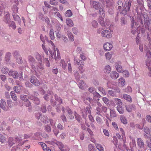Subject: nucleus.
I'll return each mask as SVG.
<instances>
[{
    "instance_id": "obj_1",
    "label": "nucleus",
    "mask_w": 151,
    "mask_h": 151,
    "mask_svg": "<svg viewBox=\"0 0 151 151\" xmlns=\"http://www.w3.org/2000/svg\"><path fill=\"white\" fill-rule=\"evenodd\" d=\"M137 8L136 9V11L138 13V17L137 19V21L134 23V18L132 17L131 21V26L132 28L131 33L133 35H135L136 34V30H137V28L138 26H139V23H140L142 25H143V18L142 15V14H138L137 12Z\"/></svg>"
},
{
    "instance_id": "obj_2",
    "label": "nucleus",
    "mask_w": 151,
    "mask_h": 151,
    "mask_svg": "<svg viewBox=\"0 0 151 151\" xmlns=\"http://www.w3.org/2000/svg\"><path fill=\"white\" fill-rule=\"evenodd\" d=\"M101 97V96L99 93L95 91V105L97 108L96 110L97 112L96 114L99 115H101V113L102 111L104 112H106L107 108L106 107L104 106H101V104L97 101L99 100V98Z\"/></svg>"
},
{
    "instance_id": "obj_3",
    "label": "nucleus",
    "mask_w": 151,
    "mask_h": 151,
    "mask_svg": "<svg viewBox=\"0 0 151 151\" xmlns=\"http://www.w3.org/2000/svg\"><path fill=\"white\" fill-rule=\"evenodd\" d=\"M142 16L145 27L148 28L150 32L151 33V27H149L150 24L151 19L149 18L147 13H144L142 15Z\"/></svg>"
},
{
    "instance_id": "obj_4",
    "label": "nucleus",
    "mask_w": 151,
    "mask_h": 151,
    "mask_svg": "<svg viewBox=\"0 0 151 151\" xmlns=\"http://www.w3.org/2000/svg\"><path fill=\"white\" fill-rule=\"evenodd\" d=\"M137 141L138 151H145L146 149L143 140L141 138H138Z\"/></svg>"
},
{
    "instance_id": "obj_5",
    "label": "nucleus",
    "mask_w": 151,
    "mask_h": 151,
    "mask_svg": "<svg viewBox=\"0 0 151 151\" xmlns=\"http://www.w3.org/2000/svg\"><path fill=\"white\" fill-rule=\"evenodd\" d=\"M28 60L29 61V63L30 64L31 68L35 72L37 71L39 72L40 71L39 69V68L37 67L36 68L35 66L33 65V64H35V59L31 55H29L28 56Z\"/></svg>"
},
{
    "instance_id": "obj_6",
    "label": "nucleus",
    "mask_w": 151,
    "mask_h": 151,
    "mask_svg": "<svg viewBox=\"0 0 151 151\" xmlns=\"http://www.w3.org/2000/svg\"><path fill=\"white\" fill-rule=\"evenodd\" d=\"M99 9V13L100 17H103L105 15L103 7H100V4L98 2H95V9Z\"/></svg>"
},
{
    "instance_id": "obj_7",
    "label": "nucleus",
    "mask_w": 151,
    "mask_h": 151,
    "mask_svg": "<svg viewBox=\"0 0 151 151\" xmlns=\"http://www.w3.org/2000/svg\"><path fill=\"white\" fill-rule=\"evenodd\" d=\"M48 42L49 44H50L51 45L54 52L52 53V51L50 50H49V51L52 58H53L54 56L55 60H57V58L56 54L55 47L53 43L51 40L48 41Z\"/></svg>"
},
{
    "instance_id": "obj_8",
    "label": "nucleus",
    "mask_w": 151,
    "mask_h": 151,
    "mask_svg": "<svg viewBox=\"0 0 151 151\" xmlns=\"http://www.w3.org/2000/svg\"><path fill=\"white\" fill-rule=\"evenodd\" d=\"M35 57L36 59L39 62V64L38 65L39 68L42 70L44 69L43 65L42 63V60L41 55L38 53H37L36 54Z\"/></svg>"
},
{
    "instance_id": "obj_9",
    "label": "nucleus",
    "mask_w": 151,
    "mask_h": 151,
    "mask_svg": "<svg viewBox=\"0 0 151 151\" xmlns=\"http://www.w3.org/2000/svg\"><path fill=\"white\" fill-rule=\"evenodd\" d=\"M30 82L34 85L36 86H38L40 85V83L39 81L34 76H31L29 79Z\"/></svg>"
},
{
    "instance_id": "obj_10",
    "label": "nucleus",
    "mask_w": 151,
    "mask_h": 151,
    "mask_svg": "<svg viewBox=\"0 0 151 151\" xmlns=\"http://www.w3.org/2000/svg\"><path fill=\"white\" fill-rule=\"evenodd\" d=\"M101 34L102 37H106L107 38H110L112 37L111 32L107 30H104L101 32Z\"/></svg>"
},
{
    "instance_id": "obj_11",
    "label": "nucleus",
    "mask_w": 151,
    "mask_h": 151,
    "mask_svg": "<svg viewBox=\"0 0 151 151\" xmlns=\"http://www.w3.org/2000/svg\"><path fill=\"white\" fill-rule=\"evenodd\" d=\"M0 107L4 111H7L9 107L6 105V102L4 99H1L0 101Z\"/></svg>"
},
{
    "instance_id": "obj_12",
    "label": "nucleus",
    "mask_w": 151,
    "mask_h": 151,
    "mask_svg": "<svg viewBox=\"0 0 151 151\" xmlns=\"http://www.w3.org/2000/svg\"><path fill=\"white\" fill-rule=\"evenodd\" d=\"M125 108L126 110L129 112H131L132 111H135L136 109L135 106L132 104L126 105Z\"/></svg>"
},
{
    "instance_id": "obj_13",
    "label": "nucleus",
    "mask_w": 151,
    "mask_h": 151,
    "mask_svg": "<svg viewBox=\"0 0 151 151\" xmlns=\"http://www.w3.org/2000/svg\"><path fill=\"white\" fill-rule=\"evenodd\" d=\"M14 57L16 58L17 61L18 63H21L22 62V58L17 51H15L14 53Z\"/></svg>"
},
{
    "instance_id": "obj_14",
    "label": "nucleus",
    "mask_w": 151,
    "mask_h": 151,
    "mask_svg": "<svg viewBox=\"0 0 151 151\" xmlns=\"http://www.w3.org/2000/svg\"><path fill=\"white\" fill-rule=\"evenodd\" d=\"M5 15L4 17V21L6 24L8 23L11 20L10 18V15L9 13L8 12L4 13Z\"/></svg>"
},
{
    "instance_id": "obj_15",
    "label": "nucleus",
    "mask_w": 151,
    "mask_h": 151,
    "mask_svg": "<svg viewBox=\"0 0 151 151\" xmlns=\"http://www.w3.org/2000/svg\"><path fill=\"white\" fill-rule=\"evenodd\" d=\"M116 84V83L112 81H109L107 83V87L113 89Z\"/></svg>"
},
{
    "instance_id": "obj_16",
    "label": "nucleus",
    "mask_w": 151,
    "mask_h": 151,
    "mask_svg": "<svg viewBox=\"0 0 151 151\" xmlns=\"http://www.w3.org/2000/svg\"><path fill=\"white\" fill-rule=\"evenodd\" d=\"M104 47L105 50L108 51L112 49V45L109 43L106 42L104 44Z\"/></svg>"
},
{
    "instance_id": "obj_17",
    "label": "nucleus",
    "mask_w": 151,
    "mask_h": 151,
    "mask_svg": "<svg viewBox=\"0 0 151 151\" xmlns=\"http://www.w3.org/2000/svg\"><path fill=\"white\" fill-rule=\"evenodd\" d=\"M19 136L16 137L15 138V141L17 143H19L18 144L19 146H22L24 143V142H22V137L19 135Z\"/></svg>"
},
{
    "instance_id": "obj_18",
    "label": "nucleus",
    "mask_w": 151,
    "mask_h": 151,
    "mask_svg": "<svg viewBox=\"0 0 151 151\" xmlns=\"http://www.w3.org/2000/svg\"><path fill=\"white\" fill-rule=\"evenodd\" d=\"M111 77L113 79H116L119 77V74L116 71H112L110 74Z\"/></svg>"
},
{
    "instance_id": "obj_19",
    "label": "nucleus",
    "mask_w": 151,
    "mask_h": 151,
    "mask_svg": "<svg viewBox=\"0 0 151 151\" xmlns=\"http://www.w3.org/2000/svg\"><path fill=\"white\" fill-rule=\"evenodd\" d=\"M13 89L15 92L19 93L23 89V87L21 86L18 85L15 86Z\"/></svg>"
},
{
    "instance_id": "obj_20",
    "label": "nucleus",
    "mask_w": 151,
    "mask_h": 151,
    "mask_svg": "<svg viewBox=\"0 0 151 151\" xmlns=\"http://www.w3.org/2000/svg\"><path fill=\"white\" fill-rule=\"evenodd\" d=\"M86 85L84 81L83 80L80 81L78 84V86L81 89H84L86 88Z\"/></svg>"
},
{
    "instance_id": "obj_21",
    "label": "nucleus",
    "mask_w": 151,
    "mask_h": 151,
    "mask_svg": "<svg viewBox=\"0 0 151 151\" xmlns=\"http://www.w3.org/2000/svg\"><path fill=\"white\" fill-rule=\"evenodd\" d=\"M9 75L12 76L14 78H17L18 77V74L16 71L10 70L9 73Z\"/></svg>"
},
{
    "instance_id": "obj_22",
    "label": "nucleus",
    "mask_w": 151,
    "mask_h": 151,
    "mask_svg": "<svg viewBox=\"0 0 151 151\" xmlns=\"http://www.w3.org/2000/svg\"><path fill=\"white\" fill-rule=\"evenodd\" d=\"M111 70V67L108 65H106L104 69V73L106 74H109Z\"/></svg>"
},
{
    "instance_id": "obj_23",
    "label": "nucleus",
    "mask_w": 151,
    "mask_h": 151,
    "mask_svg": "<svg viewBox=\"0 0 151 151\" xmlns=\"http://www.w3.org/2000/svg\"><path fill=\"white\" fill-rule=\"evenodd\" d=\"M59 64L63 69H65L67 66V63H66L64 60H61Z\"/></svg>"
},
{
    "instance_id": "obj_24",
    "label": "nucleus",
    "mask_w": 151,
    "mask_h": 151,
    "mask_svg": "<svg viewBox=\"0 0 151 151\" xmlns=\"http://www.w3.org/2000/svg\"><path fill=\"white\" fill-rule=\"evenodd\" d=\"M124 99L127 101L131 102L132 101V99L131 96L127 94H124L123 95Z\"/></svg>"
},
{
    "instance_id": "obj_25",
    "label": "nucleus",
    "mask_w": 151,
    "mask_h": 151,
    "mask_svg": "<svg viewBox=\"0 0 151 151\" xmlns=\"http://www.w3.org/2000/svg\"><path fill=\"white\" fill-rule=\"evenodd\" d=\"M145 63L148 69L151 68V59H147Z\"/></svg>"
},
{
    "instance_id": "obj_26",
    "label": "nucleus",
    "mask_w": 151,
    "mask_h": 151,
    "mask_svg": "<svg viewBox=\"0 0 151 151\" xmlns=\"http://www.w3.org/2000/svg\"><path fill=\"white\" fill-rule=\"evenodd\" d=\"M9 28H12L13 29H15L16 28L15 23L13 21H10L8 23Z\"/></svg>"
},
{
    "instance_id": "obj_27",
    "label": "nucleus",
    "mask_w": 151,
    "mask_h": 151,
    "mask_svg": "<svg viewBox=\"0 0 151 151\" xmlns=\"http://www.w3.org/2000/svg\"><path fill=\"white\" fill-rule=\"evenodd\" d=\"M66 34L69 38V40L71 41H74L73 36L71 32L69 31H67Z\"/></svg>"
},
{
    "instance_id": "obj_28",
    "label": "nucleus",
    "mask_w": 151,
    "mask_h": 151,
    "mask_svg": "<svg viewBox=\"0 0 151 151\" xmlns=\"http://www.w3.org/2000/svg\"><path fill=\"white\" fill-rule=\"evenodd\" d=\"M67 25L69 27H72L74 25L72 20L68 18L66 19Z\"/></svg>"
},
{
    "instance_id": "obj_29",
    "label": "nucleus",
    "mask_w": 151,
    "mask_h": 151,
    "mask_svg": "<svg viewBox=\"0 0 151 151\" xmlns=\"http://www.w3.org/2000/svg\"><path fill=\"white\" fill-rule=\"evenodd\" d=\"M120 119L121 122L124 124H127V120L124 116L121 115L120 116Z\"/></svg>"
},
{
    "instance_id": "obj_30",
    "label": "nucleus",
    "mask_w": 151,
    "mask_h": 151,
    "mask_svg": "<svg viewBox=\"0 0 151 151\" xmlns=\"http://www.w3.org/2000/svg\"><path fill=\"white\" fill-rule=\"evenodd\" d=\"M116 70L119 73H122L123 71V68L122 66L119 64H117L115 66Z\"/></svg>"
},
{
    "instance_id": "obj_31",
    "label": "nucleus",
    "mask_w": 151,
    "mask_h": 151,
    "mask_svg": "<svg viewBox=\"0 0 151 151\" xmlns=\"http://www.w3.org/2000/svg\"><path fill=\"white\" fill-rule=\"evenodd\" d=\"M14 20L16 21L19 24H20L21 22V19L20 17L17 14H13Z\"/></svg>"
},
{
    "instance_id": "obj_32",
    "label": "nucleus",
    "mask_w": 151,
    "mask_h": 151,
    "mask_svg": "<svg viewBox=\"0 0 151 151\" xmlns=\"http://www.w3.org/2000/svg\"><path fill=\"white\" fill-rule=\"evenodd\" d=\"M55 98L56 101H57L60 104H61L62 103V99L61 98L58 96L57 94H55Z\"/></svg>"
},
{
    "instance_id": "obj_33",
    "label": "nucleus",
    "mask_w": 151,
    "mask_h": 151,
    "mask_svg": "<svg viewBox=\"0 0 151 151\" xmlns=\"http://www.w3.org/2000/svg\"><path fill=\"white\" fill-rule=\"evenodd\" d=\"M15 141L13 137H9V138L8 143L10 146L11 147L15 143Z\"/></svg>"
},
{
    "instance_id": "obj_34",
    "label": "nucleus",
    "mask_w": 151,
    "mask_h": 151,
    "mask_svg": "<svg viewBox=\"0 0 151 151\" xmlns=\"http://www.w3.org/2000/svg\"><path fill=\"white\" fill-rule=\"evenodd\" d=\"M114 101L118 105L117 106H120L122 105V102L121 99L116 98L114 99Z\"/></svg>"
},
{
    "instance_id": "obj_35",
    "label": "nucleus",
    "mask_w": 151,
    "mask_h": 151,
    "mask_svg": "<svg viewBox=\"0 0 151 151\" xmlns=\"http://www.w3.org/2000/svg\"><path fill=\"white\" fill-rule=\"evenodd\" d=\"M110 114L111 117H115L116 116V114L115 111L113 109H110Z\"/></svg>"
},
{
    "instance_id": "obj_36",
    "label": "nucleus",
    "mask_w": 151,
    "mask_h": 151,
    "mask_svg": "<svg viewBox=\"0 0 151 151\" xmlns=\"http://www.w3.org/2000/svg\"><path fill=\"white\" fill-rule=\"evenodd\" d=\"M65 16L67 17H70L73 15L72 13L70 10H68L65 12Z\"/></svg>"
},
{
    "instance_id": "obj_37",
    "label": "nucleus",
    "mask_w": 151,
    "mask_h": 151,
    "mask_svg": "<svg viewBox=\"0 0 151 151\" xmlns=\"http://www.w3.org/2000/svg\"><path fill=\"white\" fill-rule=\"evenodd\" d=\"M119 83L121 84L122 86H123L125 84V81L123 77L120 78L119 79Z\"/></svg>"
},
{
    "instance_id": "obj_38",
    "label": "nucleus",
    "mask_w": 151,
    "mask_h": 151,
    "mask_svg": "<svg viewBox=\"0 0 151 151\" xmlns=\"http://www.w3.org/2000/svg\"><path fill=\"white\" fill-rule=\"evenodd\" d=\"M99 22L102 27L106 26L103 17H100L99 19Z\"/></svg>"
},
{
    "instance_id": "obj_39",
    "label": "nucleus",
    "mask_w": 151,
    "mask_h": 151,
    "mask_svg": "<svg viewBox=\"0 0 151 151\" xmlns=\"http://www.w3.org/2000/svg\"><path fill=\"white\" fill-rule=\"evenodd\" d=\"M95 145L97 149L99 151H104V149L101 145L99 144H96Z\"/></svg>"
},
{
    "instance_id": "obj_40",
    "label": "nucleus",
    "mask_w": 151,
    "mask_h": 151,
    "mask_svg": "<svg viewBox=\"0 0 151 151\" xmlns=\"http://www.w3.org/2000/svg\"><path fill=\"white\" fill-rule=\"evenodd\" d=\"M55 17L57 18H59L62 21H63V19L60 14L58 12H55L54 13Z\"/></svg>"
},
{
    "instance_id": "obj_41",
    "label": "nucleus",
    "mask_w": 151,
    "mask_h": 151,
    "mask_svg": "<svg viewBox=\"0 0 151 151\" xmlns=\"http://www.w3.org/2000/svg\"><path fill=\"white\" fill-rule=\"evenodd\" d=\"M49 34L50 37V39L52 40H54L55 39V37L54 32L53 29H50Z\"/></svg>"
},
{
    "instance_id": "obj_42",
    "label": "nucleus",
    "mask_w": 151,
    "mask_h": 151,
    "mask_svg": "<svg viewBox=\"0 0 151 151\" xmlns=\"http://www.w3.org/2000/svg\"><path fill=\"white\" fill-rule=\"evenodd\" d=\"M41 120L45 123L46 124L48 122V119L47 116H43L41 118Z\"/></svg>"
},
{
    "instance_id": "obj_43",
    "label": "nucleus",
    "mask_w": 151,
    "mask_h": 151,
    "mask_svg": "<svg viewBox=\"0 0 151 151\" xmlns=\"http://www.w3.org/2000/svg\"><path fill=\"white\" fill-rule=\"evenodd\" d=\"M31 99L34 101V103L36 104H40V101L36 97L33 96L31 97Z\"/></svg>"
},
{
    "instance_id": "obj_44",
    "label": "nucleus",
    "mask_w": 151,
    "mask_h": 151,
    "mask_svg": "<svg viewBox=\"0 0 151 151\" xmlns=\"http://www.w3.org/2000/svg\"><path fill=\"white\" fill-rule=\"evenodd\" d=\"M10 95L11 96V98L13 100L16 101L17 100V96L14 91H12L10 93Z\"/></svg>"
},
{
    "instance_id": "obj_45",
    "label": "nucleus",
    "mask_w": 151,
    "mask_h": 151,
    "mask_svg": "<svg viewBox=\"0 0 151 151\" xmlns=\"http://www.w3.org/2000/svg\"><path fill=\"white\" fill-rule=\"evenodd\" d=\"M75 118L76 120L78 122H80L82 119L81 116L78 114L76 112H75Z\"/></svg>"
},
{
    "instance_id": "obj_46",
    "label": "nucleus",
    "mask_w": 151,
    "mask_h": 151,
    "mask_svg": "<svg viewBox=\"0 0 151 151\" xmlns=\"http://www.w3.org/2000/svg\"><path fill=\"white\" fill-rule=\"evenodd\" d=\"M116 108L117 111L120 114H122L124 113V110L121 106H117Z\"/></svg>"
},
{
    "instance_id": "obj_47",
    "label": "nucleus",
    "mask_w": 151,
    "mask_h": 151,
    "mask_svg": "<svg viewBox=\"0 0 151 151\" xmlns=\"http://www.w3.org/2000/svg\"><path fill=\"white\" fill-rule=\"evenodd\" d=\"M58 11V10L57 8L53 7L49 11V14L50 15H52L53 14V11Z\"/></svg>"
},
{
    "instance_id": "obj_48",
    "label": "nucleus",
    "mask_w": 151,
    "mask_h": 151,
    "mask_svg": "<svg viewBox=\"0 0 151 151\" xmlns=\"http://www.w3.org/2000/svg\"><path fill=\"white\" fill-rule=\"evenodd\" d=\"M47 37L45 35H43L41 34L40 35V39L43 42V44L45 43V40H47Z\"/></svg>"
},
{
    "instance_id": "obj_49",
    "label": "nucleus",
    "mask_w": 151,
    "mask_h": 151,
    "mask_svg": "<svg viewBox=\"0 0 151 151\" xmlns=\"http://www.w3.org/2000/svg\"><path fill=\"white\" fill-rule=\"evenodd\" d=\"M143 130L144 131L145 133L147 134H149L150 133V129L146 127H144L143 128Z\"/></svg>"
},
{
    "instance_id": "obj_50",
    "label": "nucleus",
    "mask_w": 151,
    "mask_h": 151,
    "mask_svg": "<svg viewBox=\"0 0 151 151\" xmlns=\"http://www.w3.org/2000/svg\"><path fill=\"white\" fill-rule=\"evenodd\" d=\"M123 73V75L124 76V77H129V72L127 70H123L122 72Z\"/></svg>"
},
{
    "instance_id": "obj_51",
    "label": "nucleus",
    "mask_w": 151,
    "mask_h": 151,
    "mask_svg": "<svg viewBox=\"0 0 151 151\" xmlns=\"http://www.w3.org/2000/svg\"><path fill=\"white\" fill-rule=\"evenodd\" d=\"M20 98L21 100L24 101V102L28 100L27 96L26 95H20Z\"/></svg>"
},
{
    "instance_id": "obj_52",
    "label": "nucleus",
    "mask_w": 151,
    "mask_h": 151,
    "mask_svg": "<svg viewBox=\"0 0 151 151\" xmlns=\"http://www.w3.org/2000/svg\"><path fill=\"white\" fill-rule=\"evenodd\" d=\"M124 91L127 93H129L132 92V89L131 87L128 86L125 88Z\"/></svg>"
},
{
    "instance_id": "obj_53",
    "label": "nucleus",
    "mask_w": 151,
    "mask_h": 151,
    "mask_svg": "<svg viewBox=\"0 0 151 151\" xmlns=\"http://www.w3.org/2000/svg\"><path fill=\"white\" fill-rule=\"evenodd\" d=\"M98 90H99L100 92H101L104 95L106 94V92L105 91L104 89L102 87H96Z\"/></svg>"
},
{
    "instance_id": "obj_54",
    "label": "nucleus",
    "mask_w": 151,
    "mask_h": 151,
    "mask_svg": "<svg viewBox=\"0 0 151 151\" xmlns=\"http://www.w3.org/2000/svg\"><path fill=\"white\" fill-rule=\"evenodd\" d=\"M150 140H147L146 141V145L147 146V147L150 148H151V137H150Z\"/></svg>"
},
{
    "instance_id": "obj_55",
    "label": "nucleus",
    "mask_w": 151,
    "mask_h": 151,
    "mask_svg": "<svg viewBox=\"0 0 151 151\" xmlns=\"http://www.w3.org/2000/svg\"><path fill=\"white\" fill-rule=\"evenodd\" d=\"M112 56V53L109 52H108L105 54V56L106 59L109 60H110Z\"/></svg>"
},
{
    "instance_id": "obj_56",
    "label": "nucleus",
    "mask_w": 151,
    "mask_h": 151,
    "mask_svg": "<svg viewBox=\"0 0 151 151\" xmlns=\"http://www.w3.org/2000/svg\"><path fill=\"white\" fill-rule=\"evenodd\" d=\"M40 144L41 145L43 150L44 151H45L46 149H47V146L44 143L42 142H40Z\"/></svg>"
},
{
    "instance_id": "obj_57",
    "label": "nucleus",
    "mask_w": 151,
    "mask_h": 151,
    "mask_svg": "<svg viewBox=\"0 0 151 151\" xmlns=\"http://www.w3.org/2000/svg\"><path fill=\"white\" fill-rule=\"evenodd\" d=\"M7 104L8 107L11 108L13 106L14 102H13L11 100H8Z\"/></svg>"
},
{
    "instance_id": "obj_58",
    "label": "nucleus",
    "mask_w": 151,
    "mask_h": 151,
    "mask_svg": "<svg viewBox=\"0 0 151 151\" xmlns=\"http://www.w3.org/2000/svg\"><path fill=\"white\" fill-rule=\"evenodd\" d=\"M146 52L147 57V59H151V54L150 51L148 50H147Z\"/></svg>"
},
{
    "instance_id": "obj_59",
    "label": "nucleus",
    "mask_w": 151,
    "mask_h": 151,
    "mask_svg": "<svg viewBox=\"0 0 151 151\" xmlns=\"http://www.w3.org/2000/svg\"><path fill=\"white\" fill-rule=\"evenodd\" d=\"M45 129L46 132H49L51 131V128L50 126L47 125L45 126Z\"/></svg>"
},
{
    "instance_id": "obj_60",
    "label": "nucleus",
    "mask_w": 151,
    "mask_h": 151,
    "mask_svg": "<svg viewBox=\"0 0 151 151\" xmlns=\"http://www.w3.org/2000/svg\"><path fill=\"white\" fill-rule=\"evenodd\" d=\"M9 71V69L6 68H3L1 70L2 72L4 74H6Z\"/></svg>"
},
{
    "instance_id": "obj_61",
    "label": "nucleus",
    "mask_w": 151,
    "mask_h": 151,
    "mask_svg": "<svg viewBox=\"0 0 151 151\" xmlns=\"http://www.w3.org/2000/svg\"><path fill=\"white\" fill-rule=\"evenodd\" d=\"M108 92L109 94L112 96H116V93L111 90H109Z\"/></svg>"
},
{
    "instance_id": "obj_62",
    "label": "nucleus",
    "mask_w": 151,
    "mask_h": 151,
    "mask_svg": "<svg viewBox=\"0 0 151 151\" xmlns=\"http://www.w3.org/2000/svg\"><path fill=\"white\" fill-rule=\"evenodd\" d=\"M6 141L4 136L3 135L0 134V142L3 143Z\"/></svg>"
},
{
    "instance_id": "obj_63",
    "label": "nucleus",
    "mask_w": 151,
    "mask_h": 151,
    "mask_svg": "<svg viewBox=\"0 0 151 151\" xmlns=\"http://www.w3.org/2000/svg\"><path fill=\"white\" fill-rule=\"evenodd\" d=\"M58 3L57 0H50V3L52 5H56Z\"/></svg>"
},
{
    "instance_id": "obj_64",
    "label": "nucleus",
    "mask_w": 151,
    "mask_h": 151,
    "mask_svg": "<svg viewBox=\"0 0 151 151\" xmlns=\"http://www.w3.org/2000/svg\"><path fill=\"white\" fill-rule=\"evenodd\" d=\"M102 100L104 103L106 104H108L109 103V99L106 97H103Z\"/></svg>"
}]
</instances>
